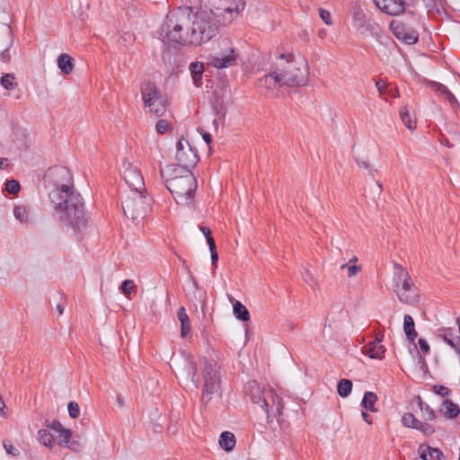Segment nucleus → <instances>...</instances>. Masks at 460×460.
I'll use <instances>...</instances> for the list:
<instances>
[{
	"mask_svg": "<svg viewBox=\"0 0 460 460\" xmlns=\"http://www.w3.org/2000/svg\"><path fill=\"white\" fill-rule=\"evenodd\" d=\"M13 216L21 222L28 221V210L24 206H17L13 209Z\"/></svg>",
	"mask_w": 460,
	"mask_h": 460,
	"instance_id": "nucleus-39",
	"label": "nucleus"
},
{
	"mask_svg": "<svg viewBox=\"0 0 460 460\" xmlns=\"http://www.w3.org/2000/svg\"><path fill=\"white\" fill-rule=\"evenodd\" d=\"M265 391L266 390H263L262 392L260 391L259 387H256V391L255 393H252L251 394V400L253 403H257L259 405L261 406V404H263V401L262 399L265 398Z\"/></svg>",
	"mask_w": 460,
	"mask_h": 460,
	"instance_id": "nucleus-42",
	"label": "nucleus"
},
{
	"mask_svg": "<svg viewBox=\"0 0 460 460\" xmlns=\"http://www.w3.org/2000/svg\"><path fill=\"white\" fill-rule=\"evenodd\" d=\"M258 84L260 87L266 89H274L277 86H281V80L279 75L277 74V67L274 70L259 79Z\"/></svg>",
	"mask_w": 460,
	"mask_h": 460,
	"instance_id": "nucleus-20",
	"label": "nucleus"
},
{
	"mask_svg": "<svg viewBox=\"0 0 460 460\" xmlns=\"http://www.w3.org/2000/svg\"><path fill=\"white\" fill-rule=\"evenodd\" d=\"M420 420H419L412 413L406 412L402 417V423L406 428L417 429L420 426Z\"/></svg>",
	"mask_w": 460,
	"mask_h": 460,
	"instance_id": "nucleus-36",
	"label": "nucleus"
},
{
	"mask_svg": "<svg viewBox=\"0 0 460 460\" xmlns=\"http://www.w3.org/2000/svg\"><path fill=\"white\" fill-rule=\"evenodd\" d=\"M403 124L411 130L416 128V121L411 119L408 107H403L400 111Z\"/></svg>",
	"mask_w": 460,
	"mask_h": 460,
	"instance_id": "nucleus-38",
	"label": "nucleus"
},
{
	"mask_svg": "<svg viewBox=\"0 0 460 460\" xmlns=\"http://www.w3.org/2000/svg\"><path fill=\"white\" fill-rule=\"evenodd\" d=\"M362 351L370 358H381L385 354V349L381 344V340L376 338L373 341H370L367 345H365L362 348Z\"/></svg>",
	"mask_w": 460,
	"mask_h": 460,
	"instance_id": "nucleus-18",
	"label": "nucleus"
},
{
	"mask_svg": "<svg viewBox=\"0 0 460 460\" xmlns=\"http://www.w3.org/2000/svg\"><path fill=\"white\" fill-rule=\"evenodd\" d=\"M217 32V26L212 18L202 9L196 13H191V24L186 40L189 45H201L212 39Z\"/></svg>",
	"mask_w": 460,
	"mask_h": 460,
	"instance_id": "nucleus-6",
	"label": "nucleus"
},
{
	"mask_svg": "<svg viewBox=\"0 0 460 460\" xmlns=\"http://www.w3.org/2000/svg\"><path fill=\"white\" fill-rule=\"evenodd\" d=\"M352 23L353 26L360 32H364L368 29L367 15L359 7L354 8L353 10Z\"/></svg>",
	"mask_w": 460,
	"mask_h": 460,
	"instance_id": "nucleus-21",
	"label": "nucleus"
},
{
	"mask_svg": "<svg viewBox=\"0 0 460 460\" xmlns=\"http://www.w3.org/2000/svg\"><path fill=\"white\" fill-rule=\"evenodd\" d=\"M177 317L181 323H184V322L190 321L189 315L186 313V310L183 306L180 307L177 312Z\"/></svg>",
	"mask_w": 460,
	"mask_h": 460,
	"instance_id": "nucleus-54",
	"label": "nucleus"
},
{
	"mask_svg": "<svg viewBox=\"0 0 460 460\" xmlns=\"http://www.w3.org/2000/svg\"><path fill=\"white\" fill-rule=\"evenodd\" d=\"M1 85L6 90H14L18 84L13 74H4L0 79Z\"/></svg>",
	"mask_w": 460,
	"mask_h": 460,
	"instance_id": "nucleus-37",
	"label": "nucleus"
},
{
	"mask_svg": "<svg viewBox=\"0 0 460 460\" xmlns=\"http://www.w3.org/2000/svg\"><path fill=\"white\" fill-rule=\"evenodd\" d=\"M429 85L434 89V91L439 93L442 96H444L445 93L448 91V88L438 82L431 81L429 82Z\"/></svg>",
	"mask_w": 460,
	"mask_h": 460,
	"instance_id": "nucleus-52",
	"label": "nucleus"
},
{
	"mask_svg": "<svg viewBox=\"0 0 460 460\" xmlns=\"http://www.w3.org/2000/svg\"><path fill=\"white\" fill-rule=\"evenodd\" d=\"M233 310L234 316L243 322L250 320V314L248 309L240 301H235L233 304Z\"/></svg>",
	"mask_w": 460,
	"mask_h": 460,
	"instance_id": "nucleus-29",
	"label": "nucleus"
},
{
	"mask_svg": "<svg viewBox=\"0 0 460 460\" xmlns=\"http://www.w3.org/2000/svg\"><path fill=\"white\" fill-rule=\"evenodd\" d=\"M443 97L445 100H447L449 102V104L451 105V107L453 109H456V108L460 107V104H459L458 101L456 100V96L449 90L445 93Z\"/></svg>",
	"mask_w": 460,
	"mask_h": 460,
	"instance_id": "nucleus-47",
	"label": "nucleus"
},
{
	"mask_svg": "<svg viewBox=\"0 0 460 460\" xmlns=\"http://www.w3.org/2000/svg\"><path fill=\"white\" fill-rule=\"evenodd\" d=\"M417 430L422 432L425 436H431L435 433L436 429L430 424L426 422H420V426L417 427Z\"/></svg>",
	"mask_w": 460,
	"mask_h": 460,
	"instance_id": "nucleus-44",
	"label": "nucleus"
},
{
	"mask_svg": "<svg viewBox=\"0 0 460 460\" xmlns=\"http://www.w3.org/2000/svg\"><path fill=\"white\" fill-rule=\"evenodd\" d=\"M319 15H320L321 19L324 22V23L326 25H332V24L331 13H330L329 11H327L326 9H323V8H320Z\"/></svg>",
	"mask_w": 460,
	"mask_h": 460,
	"instance_id": "nucleus-50",
	"label": "nucleus"
},
{
	"mask_svg": "<svg viewBox=\"0 0 460 460\" xmlns=\"http://www.w3.org/2000/svg\"><path fill=\"white\" fill-rule=\"evenodd\" d=\"M135 284L133 280L126 279L121 283L120 289L125 295H128L134 291Z\"/></svg>",
	"mask_w": 460,
	"mask_h": 460,
	"instance_id": "nucleus-46",
	"label": "nucleus"
},
{
	"mask_svg": "<svg viewBox=\"0 0 460 460\" xmlns=\"http://www.w3.org/2000/svg\"><path fill=\"white\" fill-rule=\"evenodd\" d=\"M414 400L422 412L425 420H434L436 419L437 415L435 411L428 403L423 402L420 395H416Z\"/></svg>",
	"mask_w": 460,
	"mask_h": 460,
	"instance_id": "nucleus-27",
	"label": "nucleus"
},
{
	"mask_svg": "<svg viewBox=\"0 0 460 460\" xmlns=\"http://www.w3.org/2000/svg\"><path fill=\"white\" fill-rule=\"evenodd\" d=\"M190 71L195 86L201 85L202 74L204 72V64L202 62H192L190 65Z\"/></svg>",
	"mask_w": 460,
	"mask_h": 460,
	"instance_id": "nucleus-25",
	"label": "nucleus"
},
{
	"mask_svg": "<svg viewBox=\"0 0 460 460\" xmlns=\"http://www.w3.org/2000/svg\"><path fill=\"white\" fill-rule=\"evenodd\" d=\"M145 108L148 109V112L150 114L155 115V117H162L166 111L165 101L161 100L154 102L152 106H145Z\"/></svg>",
	"mask_w": 460,
	"mask_h": 460,
	"instance_id": "nucleus-33",
	"label": "nucleus"
},
{
	"mask_svg": "<svg viewBox=\"0 0 460 460\" xmlns=\"http://www.w3.org/2000/svg\"><path fill=\"white\" fill-rule=\"evenodd\" d=\"M0 58L3 62L4 63H8L10 62L11 60V56L9 54V49L8 48H6L5 49H4L1 54H0Z\"/></svg>",
	"mask_w": 460,
	"mask_h": 460,
	"instance_id": "nucleus-62",
	"label": "nucleus"
},
{
	"mask_svg": "<svg viewBox=\"0 0 460 460\" xmlns=\"http://www.w3.org/2000/svg\"><path fill=\"white\" fill-rule=\"evenodd\" d=\"M45 426L48 427V428H50L51 429H53L57 433L60 432L64 429V427L61 424V422L59 420H53L51 423H49V421H46L45 422Z\"/></svg>",
	"mask_w": 460,
	"mask_h": 460,
	"instance_id": "nucleus-53",
	"label": "nucleus"
},
{
	"mask_svg": "<svg viewBox=\"0 0 460 460\" xmlns=\"http://www.w3.org/2000/svg\"><path fill=\"white\" fill-rule=\"evenodd\" d=\"M261 408L267 414V418H279L282 415L284 404L282 399L272 390L265 391V398L262 399Z\"/></svg>",
	"mask_w": 460,
	"mask_h": 460,
	"instance_id": "nucleus-12",
	"label": "nucleus"
},
{
	"mask_svg": "<svg viewBox=\"0 0 460 460\" xmlns=\"http://www.w3.org/2000/svg\"><path fill=\"white\" fill-rule=\"evenodd\" d=\"M429 85L434 89V91L439 93L442 96H444L445 93L448 91V88L438 82L431 81L429 82Z\"/></svg>",
	"mask_w": 460,
	"mask_h": 460,
	"instance_id": "nucleus-51",
	"label": "nucleus"
},
{
	"mask_svg": "<svg viewBox=\"0 0 460 460\" xmlns=\"http://www.w3.org/2000/svg\"><path fill=\"white\" fill-rule=\"evenodd\" d=\"M140 92L144 106H152L154 102L164 100L159 88L150 80L141 83Z\"/></svg>",
	"mask_w": 460,
	"mask_h": 460,
	"instance_id": "nucleus-15",
	"label": "nucleus"
},
{
	"mask_svg": "<svg viewBox=\"0 0 460 460\" xmlns=\"http://www.w3.org/2000/svg\"><path fill=\"white\" fill-rule=\"evenodd\" d=\"M361 416L367 424L373 423V418L367 412L362 411Z\"/></svg>",
	"mask_w": 460,
	"mask_h": 460,
	"instance_id": "nucleus-64",
	"label": "nucleus"
},
{
	"mask_svg": "<svg viewBox=\"0 0 460 460\" xmlns=\"http://www.w3.org/2000/svg\"><path fill=\"white\" fill-rule=\"evenodd\" d=\"M394 292L402 304L413 305L419 302V289L414 285L411 277L406 279L402 285L394 289Z\"/></svg>",
	"mask_w": 460,
	"mask_h": 460,
	"instance_id": "nucleus-13",
	"label": "nucleus"
},
{
	"mask_svg": "<svg viewBox=\"0 0 460 460\" xmlns=\"http://www.w3.org/2000/svg\"><path fill=\"white\" fill-rule=\"evenodd\" d=\"M440 411L445 417L448 419H455L460 414L459 406L450 400H445L443 402Z\"/></svg>",
	"mask_w": 460,
	"mask_h": 460,
	"instance_id": "nucleus-24",
	"label": "nucleus"
},
{
	"mask_svg": "<svg viewBox=\"0 0 460 460\" xmlns=\"http://www.w3.org/2000/svg\"><path fill=\"white\" fill-rule=\"evenodd\" d=\"M240 54L227 38H219L207 57V65L217 69L237 65Z\"/></svg>",
	"mask_w": 460,
	"mask_h": 460,
	"instance_id": "nucleus-5",
	"label": "nucleus"
},
{
	"mask_svg": "<svg viewBox=\"0 0 460 460\" xmlns=\"http://www.w3.org/2000/svg\"><path fill=\"white\" fill-rule=\"evenodd\" d=\"M433 389L437 394L443 397L447 396L450 394V390L444 385H434Z\"/></svg>",
	"mask_w": 460,
	"mask_h": 460,
	"instance_id": "nucleus-55",
	"label": "nucleus"
},
{
	"mask_svg": "<svg viewBox=\"0 0 460 460\" xmlns=\"http://www.w3.org/2000/svg\"><path fill=\"white\" fill-rule=\"evenodd\" d=\"M390 29L394 37L405 44L413 45L419 40L418 31L400 21L393 20L390 22Z\"/></svg>",
	"mask_w": 460,
	"mask_h": 460,
	"instance_id": "nucleus-11",
	"label": "nucleus"
},
{
	"mask_svg": "<svg viewBox=\"0 0 460 460\" xmlns=\"http://www.w3.org/2000/svg\"><path fill=\"white\" fill-rule=\"evenodd\" d=\"M175 158L178 163L191 169L194 168L199 162V155L191 148L190 144H187L184 151L176 152Z\"/></svg>",
	"mask_w": 460,
	"mask_h": 460,
	"instance_id": "nucleus-17",
	"label": "nucleus"
},
{
	"mask_svg": "<svg viewBox=\"0 0 460 460\" xmlns=\"http://www.w3.org/2000/svg\"><path fill=\"white\" fill-rule=\"evenodd\" d=\"M208 247L210 251L212 265L216 267L218 261V253L217 252V245L214 239L208 240Z\"/></svg>",
	"mask_w": 460,
	"mask_h": 460,
	"instance_id": "nucleus-41",
	"label": "nucleus"
},
{
	"mask_svg": "<svg viewBox=\"0 0 460 460\" xmlns=\"http://www.w3.org/2000/svg\"><path fill=\"white\" fill-rule=\"evenodd\" d=\"M187 144H189L188 140L183 138L180 139L176 145V152L184 151L185 146H187Z\"/></svg>",
	"mask_w": 460,
	"mask_h": 460,
	"instance_id": "nucleus-63",
	"label": "nucleus"
},
{
	"mask_svg": "<svg viewBox=\"0 0 460 460\" xmlns=\"http://www.w3.org/2000/svg\"><path fill=\"white\" fill-rule=\"evenodd\" d=\"M169 128V123L165 119H159L155 124V129L158 134H164Z\"/></svg>",
	"mask_w": 460,
	"mask_h": 460,
	"instance_id": "nucleus-48",
	"label": "nucleus"
},
{
	"mask_svg": "<svg viewBox=\"0 0 460 460\" xmlns=\"http://www.w3.org/2000/svg\"><path fill=\"white\" fill-rule=\"evenodd\" d=\"M58 68L64 75H69L73 72V58L68 54H60L58 58Z\"/></svg>",
	"mask_w": 460,
	"mask_h": 460,
	"instance_id": "nucleus-26",
	"label": "nucleus"
},
{
	"mask_svg": "<svg viewBox=\"0 0 460 460\" xmlns=\"http://www.w3.org/2000/svg\"><path fill=\"white\" fill-rule=\"evenodd\" d=\"M37 438L41 445L48 447L49 448H52L54 439H53V436L48 429H40L38 431Z\"/></svg>",
	"mask_w": 460,
	"mask_h": 460,
	"instance_id": "nucleus-32",
	"label": "nucleus"
},
{
	"mask_svg": "<svg viewBox=\"0 0 460 460\" xmlns=\"http://www.w3.org/2000/svg\"><path fill=\"white\" fill-rule=\"evenodd\" d=\"M377 401V396L373 392H366L364 394L361 405L367 411L372 412L377 411V409L375 407V404Z\"/></svg>",
	"mask_w": 460,
	"mask_h": 460,
	"instance_id": "nucleus-30",
	"label": "nucleus"
},
{
	"mask_svg": "<svg viewBox=\"0 0 460 460\" xmlns=\"http://www.w3.org/2000/svg\"><path fill=\"white\" fill-rule=\"evenodd\" d=\"M191 332L190 321L181 323V337H187Z\"/></svg>",
	"mask_w": 460,
	"mask_h": 460,
	"instance_id": "nucleus-57",
	"label": "nucleus"
},
{
	"mask_svg": "<svg viewBox=\"0 0 460 460\" xmlns=\"http://www.w3.org/2000/svg\"><path fill=\"white\" fill-rule=\"evenodd\" d=\"M376 86L379 92V93L382 95V94H385V88L387 87V84L383 81V80H378L376 83Z\"/></svg>",
	"mask_w": 460,
	"mask_h": 460,
	"instance_id": "nucleus-61",
	"label": "nucleus"
},
{
	"mask_svg": "<svg viewBox=\"0 0 460 460\" xmlns=\"http://www.w3.org/2000/svg\"><path fill=\"white\" fill-rule=\"evenodd\" d=\"M43 181L46 189H49L50 199L54 191L61 194V197L66 196L68 192L75 191L72 173L66 166L55 165L49 167L44 174Z\"/></svg>",
	"mask_w": 460,
	"mask_h": 460,
	"instance_id": "nucleus-7",
	"label": "nucleus"
},
{
	"mask_svg": "<svg viewBox=\"0 0 460 460\" xmlns=\"http://www.w3.org/2000/svg\"><path fill=\"white\" fill-rule=\"evenodd\" d=\"M123 178L131 192L146 191L144 178L137 167L128 164L123 172Z\"/></svg>",
	"mask_w": 460,
	"mask_h": 460,
	"instance_id": "nucleus-14",
	"label": "nucleus"
},
{
	"mask_svg": "<svg viewBox=\"0 0 460 460\" xmlns=\"http://www.w3.org/2000/svg\"><path fill=\"white\" fill-rule=\"evenodd\" d=\"M352 390V382L349 379H341L337 385L338 394L341 397H347Z\"/></svg>",
	"mask_w": 460,
	"mask_h": 460,
	"instance_id": "nucleus-35",
	"label": "nucleus"
},
{
	"mask_svg": "<svg viewBox=\"0 0 460 460\" xmlns=\"http://www.w3.org/2000/svg\"><path fill=\"white\" fill-rule=\"evenodd\" d=\"M72 435V431L66 428H64L60 432H58L59 446L73 449V443L71 442Z\"/></svg>",
	"mask_w": 460,
	"mask_h": 460,
	"instance_id": "nucleus-34",
	"label": "nucleus"
},
{
	"mask_svg": "<svg viewBox=\"0 0 460 460\" xmlns=\"http://www.w3.org/2000/svg\"><path fill=\"white\" fill-rule=\"evenodd\" d=\"M236 440L234 435L230 431H224L220 435L219 445L220 447L229 452L234 449Z\"/></svg>",
	"mask_w": 460,
	"mask_h": 460,
	"instance_id": "nucleus-28",
	"label": "nucleus"
},
{
	"mask_svg": "<svg viewBox=\"0 0 460 460\" xmlns=\"http://www.w3.org/2000/svg\"><path fill=\"white\" fill-rule=\"evenodd\" d=\"M279 63L276 65L277 74L279 75L281 86L302 87L306 85L309 79V66L305 58H296L294 54H280Z\"/></svg>",
	"mask_w": 460,
	"mask_h": 460,
	"instance_id": "nucleus-2",
	"label": "nucleus"
},
{
	"mask_svg": "<svg viewBox=\"0 0 460 460\" xmlns=\"http://www.w3.org/2000/svg\"><path fill=\"white\" fill-rule=\"evenodd\" d=\"M20 189H21V186H20V183L18 181L16 180H8L6 182H5V190L6 191H8L10 194H14L16 195L19 191H20Z\"/></svg>",
	"mask_w": 460,
	"mask_h": 460,
	"instance_id": "nucleus-40",
	"label": "nucleus"
},
{
	"mask_svg": "<svg viewBox=\"0 0 460 460\" xmlns=\"http://www.w3.org/2000/svg\"><path fill=\"white\" fill-rule=\"evenodd\" d=\"M403 331L409 341L413 342L416 340L418 333L413 318L409 314H405L403 317Z\"/></svg>",
	"mask_w": 460,
	"mask_h": 460,
	"instance_id": "nucleus-23",
	"label": "nucleus"
},
{
	"mask_svg": "<svg viewBox=\"0 0 460 460\" xmlns=\"http://www.w3.org/2000/svg\"><path fill=\"white\" fill-rule=\"evenodd\" d=\"M417 430L422 432L425 436H431L435 433L436 429L430 424L426 422H420V426L417 427Z\"/></svg>",
	"mask_w": 460,
	"mask_h": 460,
	"instance_id": "nucleus-43",
	"label": "nucleus"
},
{
	"mask_svg": "<svg viewBox=\"0 0 460 460\" xmlns=\"http://www.w3.org/2000/svg\"><path fill=\"white\" fill-rule=\"evenodd\" d=\"M201 9L221 26L230 23L245 6L243 0H201Z\"/></svg>",
	"mask_w": 460,
	"mask_h": 460,
	"instance_id": "nucleus-4",
	"label": "nucleus"
},
{
	"mask_svg": "<svg viewBox=\"0 0 460 460\" xmlns=\"http://www.w3.org/2000/svg\"><path fill=\"white\" fill-rule=\"evenodd\" d=\"M411 276L409 272L401 264L394 262L393 285L394 290L402 285V282Z\"/></svg>",
	"mask_w": 460,
	"mask_h": 460,
	"instance_id": "nucleus-22",
	"label": "nucleus"
},
{
	"mask_svg": "<svg viewBox=\"0 0 460 460\" xmlns=\"http://www.w3.org/2000/svg\"><path fill=\"white\" fill-rule=\"evenodd\" d=\"M200 362L202 364L201 371L204 383L200 401L203 405H207L211 402L213 395L218 393L220 389V367L217 361L207 358H202Z\"/></svg>",
	"mask_w": 460,
	"mask_h": 460,
	"instance_id": "nucleus-9",
	"label": "nucleus"
},
{
	"mask_svg": "<svg viewBox=\"0 0 460 460\" xmlns=\"http://www.w3.org/2000/svg\"><path fill=\"white\" fill-rule=\"evenodd\" d=\"M185 172H191V168L184 166L178 163L177 164H168L164 168L160 167L159 172L164 184L168 179H174L185 175Z\"/></svg>",
	"mask_w": 460,
	"mask_h": 460,
	"instance_id": "nucleus-16",
	"label": "nucleus"
},
{
	"mask_svg": "<svg viewBox=\"0 0 460 460\" xmlns=\"http://www.w3.org/2000/svg\"><path fill=\"white\" fill-rule=\"evenodd\" d=\"M418 452L420 458L423 460H444L445 458L443 452L439 448L432 447L425 444H421L419 447Z\"/></svg>",
	"mask_w": 460,
	"mask_h": 460,
	"instance_id": "nucleus-19",
	"label": "nucleus"
},
{
	"mask_svg": "<svg viewBox=\"0 0 460 460\" xmlns=\"http://www.w3.org/2000/svg\"><path fill=\"white\" fill-rule=\"evenodd\" d=\"M347 268L348 270V277L351 278L356 276L360 270L361 267L358 265H349V264H343L341 266V269Z\"/></svg>",
	"mask_w": 460,
	"mask_h": 460,
	"instance_id": "nucleus-49",
	"label": "nucleus"
},
{
	"mask_svg": "<svg viewBox=\"0 0 460 460\" xmlns=\"http://www.w3.org/2000/svg\"><path fill=\"white\" fill-rule=\"evenodd\" d=\"M197 186V179L191 172H185V175L168 179L166 181V188L172 193L175 201L183 206L192 203Z\"/></svg>",
	"mask_w": 460,
	"mask_h": 460,
	"instance_id": "nucleus-8",
	"label": "nucleus"
},
{
	"mask_svg": "<svg viewBox=\"0 0 460 460\" xmlns=\"http://www.w3.org/2000/svg\"><path fill=\"white\" fill-rule=\"evenodd\" d=\"M191 24V11L189 8H178L170 11L161 28V35L169 43L189 45L185 35H189Z\"/></svg>",
	"mask_w": 460,
	"mask_h": 460,
	"instance_id": "nucleus-3",
	"label": "nucleus"
},
{
	"mask_svg": "<svg viewBox=\"0 0 460 460\" xmlns=\"http://www.w3.org/2000/svg\"><path fill=\"white\" fill-rule=\"evenodd\" d=\"M199 230L203 233V234L205 235L206 237V240H207V243H208V240L210 239H214L212 237V233H211V230L208 226H199Z\"/></svg>",
	"mask_w": 460,
	"mask_h": 460,
	"instance_id": "nucleus-60",
	"label": "nucleus"
},
{
	"mask_svg": "<svg viewBox=\"0 0 460 460\" xmlns=\"http://www.w3.org/2000/svg\"><path fill=\"white\" fill-rule=\"evenodd\" d=\"M4 447L6 452L12 456H18L19 450L13 447L10 441H4Z\"/></svg>",
	"mask_w": 460,
	"mask_h": 460,
	"instance_id": "nucleus-56",
	"label": "nucleus"
},
{
	"mask_svg": "<svg viewBox=\"0 0 460 460\" xmlns=\"http://www.w3.org/2000/svg\"><path fill=\"white\" fill-rule=\"evenodd\" d=\"M439 332H443L442 338H443V341L447 344H448L451 348L455 349L456 351H457V349H460L456 346V341H457V342L460 341L459 336H455L450 329H441V330H439Z\"/></svg>",
	"mask_w": 460,
	"mask_h": 460,
	"instance_id": "nucleus-31",
	"label": "nucleus"
},
{
	"mask_svg": "<svg viewBox=\"0 0 460 460\" xmlns=\"http://www.w3.org/2000/svg\"><path fill=\"white\" fill-rule=\"evenodd\" d=\"M419 345H420V350L421 352L424 354V355H427L429 353V345L428 344V342L426 341V340L420 338L419 339Z\"/></svg>",
	"mask_w": 460,
	"mask_h": 460,
	"instance_id": "nucleus-58",
	"label": "nucleus"
},
{
	"mask_svg": "<svg viewBox=\"0 0 460 460\" xmlns=\"http://www.w3.org/2000/svg\"><path fill=\"white\" fill-rule=\"evenodd\" d=\"M69 416L72 419H76L80 414V407L77 402H70L67 406Z\"/></svg>",
	"mask_w": 460,
	"mask_h": 460,
	"instance_id": "nucleus-45",
	"label": "nucleus"
},
{
	"mask_svg": "<svg viewBox=\"0 0 460 460\" xmlns=\"http://www.w3.org/2000/svg\"><path fill=\"white\" fill-rule=\"evenodd\" d=\"M189 365V376H191V379L193 380L195 376H197V365L193 360H190L188 362Z\"/></svg>",
	"mask_w": 460,
	"mask_h": 460,
	"instance_id": "nucleus-59",
	"label": "nucleus"
},
{
	"mask_svg": "<svg viewBox=\"0 0 460 460\" xmlns=\"http://www.w3.org/2000/svg\"><path fill=\"white\" fill-rule=\"evenodd\" d=\"M51 203L59 215V219L71 226L76 234L87 224L84 202L81 195L75 191L68 192L61 197L57 191L51 195Z\"/></svg>",
	"mask_w": 460,
	"mask_h": 460,
	"instance_id": "nucleus-1",
	"label": "nucleus"
},
{
	"mask_svg": "<svg viewBox=\"0 0 460 460\" xmlns=\"http://www.w3.org/2000/svg\"><path fill=\"white\" fill-rule=\"evenodd\" d=\"M151 200L143 191H133L122 202L123 212L128 218L137 222L146 217Z\"/></svg>",
	"mask_w": 460,
	"mask_h": 460,
	"instance_id": "nucleus-10",
	"label": "nucleus"
}]
</instances>
